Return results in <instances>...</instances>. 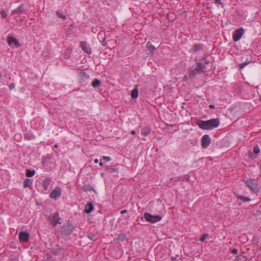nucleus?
Listing matches in <instances>:
<instances>
[{"mask_svg":"<svg viewBox=\"0 0 261 261\" xmlns=\"http://www.w3.org/2000/svg\"><path fill=\"white\" fill-rule=\"evenodd\" d=\"M219 124L220 120L218 118L211 119L206 121L201 120L197 122L199 127L204 130H212L218 127Z\"/></svg>","mask_w":261,"mask_h":261,"instance_id":"f257e3e1","label":"nucleus"},{"mask_svg":"<svg viewBox=\"0 0 261 261\" xmlns=\"http://www.w3.org/2000/svg\"><path fill=\"white\" fill-rule=\"evenodd\" d=\"M206 66L203 63L197 62L188 71L189 77L191 79L195 78L197 75H200L205 72Z\"/></svg>","mask_w":261,"mask_h":261,"instance_id":"f03ea898","label":"nucleus"},{"mask_svg":"<svg viewBox=\"0 0 261 261\" xmlns=\"http://www.w3.org/2000/svg\"><path fill=\"white\" fill-rule=\"evenodd\" d=\"M65 254V250L62 248H60L57 246L56 248H53L49 253L47 255V260L49 261L50 260H55L56 258L54 256H60L62 258Z\"/></svg>","mask_w":261,"mask_h":261,"instance_id":"7ed1b4c3","label":"nucleus"},{"mask_svg":"<svg viewBox=\"0 0 261 261\" xmlns=\"http://www.w3.org/2000/svg\"><path fill=\"white\" fill-rule=\"evenodd\" d=\"M74 228V226L70 223H67L66 225L62 226L60 230L62 238H64L70 235Z\"/></svg>","mask_w":261,"mask_h":261,"instance_id":"20e7f679","label":"nucleus"},{"mask_svg":"<svg viewBox=\"0 0 261 261\" xmlns=\"http://www.w3.org/2000/svg\"><path fill=\"white\" fill-rule=\"evenodd\" d=\"M246 186L248 187L254 193H257L259 191V186L255 179H249L244 181Z\"/></svg>","mask_w":261,"mask_h":261,"instance_id":"39448f33","label":"nucleus"},{"mask_svg":"<svg viewBox=\"0 0 261 261\" xmlns=\"http://www.w3.org/2000/svg\"><path fill=\"white\" fill-rule=\"evenodd\" d=\"M143 218L146 220V221L151 223H154L160 221L162 219V217L159 215H152L149 213H145L144 214L143 217L141 218L143 220Z\"/></svg>","mask_w":261,"mask_h":261,"instance_id":"423d86ee","label":"nucleus"},{"mask_svg":"<svg viewBox=\"0 0 261 261\" xmlns=\"http://www.w3.org/2000/svg\"><path fill=\"white\" fill-rule=\"evenodd\" d=\"M51 179L49 177H46L42 182V186L43 189L42 190V193L44 194H47L49 190V186L51 184Z\"/></svg>","mask_w":261,"mask_h":261,"instance_id":"0eeeda50","label":"nucleus"},{"mask_svg":"<svg viewBox=\"0 0 261 261\" xmlns=\"http://www.w3.org/2000/svg\"><path fill=\"white\" fill-rule=\"evenodd\" d=\"M28 11L24 4H21L18 8L13 10L11 12L12 15L16 14L25 15Z\"/></svg>","mask_w":261,"mask_h":261,"instance_id":"6e6552de","label":"nucleus"},{"mask_svg":"<svg viewBox=\"0 0 261 261\" xmlns=\"http://www.w3.org/2000/svg\"><path fill=\"white\" fill-rule=\"evenodd\" d=\"M245 30L244 29L241 28L235 30L232 35V39L234 42H237L241 38L244 34Z\"/></svg>","mask_w":261,"mask_h":261,"instance_id":"1a4fd4ad","label":"nucleus"},{"mask_svg":"<svg viewBox=\"0 0 261 261\" xmlns=\"http://www.w3.org/2000/svg\"><path fill=\"white\" fill-rule=\"evenodd\" d=\"M49 221L54 226H56L57 224H61L60 221L61 218L59 217L58 213H54L49 217Z\"/></svg>","mask_w":261,"mask_h":261,"instance_id":"9d476101","label":"nucleus"},{"mask_svg":"<svg viewBox=\"0 0 261 261\" xmlns=\"http://www.w3.org/2000/svg\"><path fill=\"white\" fill-rule=\"evenodd\" d=\"M211 142V139L208 135H203L201 140V145L202 148H206L210 145Z\"/></svg>","mask_w":261,"mask_h":261,"instance_id":"9b49d317","label":"nucleus"},{"mask_svg":"<svg viewBox=\"0 0 261 261\" xmlns=\"http://www.w3.org/2000/svg\"><path fill=\"white\" fill-rule=\"evenodd\" d=\"M61 189L59 187H57L50 193L49 196L51 198L57 200L61 196Z\"/></svg>","mask_w":261,"mask_h":261,"instance_id":"f8f14e48","label":"nucleus"},{"mask_svg":"<svg viewBox=\"0 0 261 261\" xmlns=\"http://www.w3.org/2000/svg\"><path fill=\"white\" fill-rule=\"evenodd\" d=\"M30 233L27 231H20L19 233L18 239L20 242H28L29 240Z\"/></svg>","mask_w":261,"mask_h":261,"instance_id":"ddd939ff","label":"nucleus"},{"mask_svg":"<svg viewBox=\"0 0 261 261\" xmlns=\"http://www.w3.org/2000/svg\"><path fill=\"white\" fill-rule=\"evenodd\" d=\"M7 42L10 46H11L12 44H14L16 48L19 47L21 46V44L19 41L13 36H9L8 37Z\"/></svg>","mask_w":261,"mask_h":261,"instance_id":"4468645a","label":"nucleus"},{"mask_svg":"<svg viewBox=\"0 0 261 261\" xmlns=\"http://www.w3.org/2000/svg\"><path fill=\"white\" fill-rule=\"evenodd\" d=\"M80 47L82 50L88 54L90 55L92 53L91 49L89 45L86 41H82L80 42Z\"/></svg>","mask_w":261,"mask_h":261,"instance_id":"2eb2a0df","label":"nucleus"},{"mask_svg":"<svg viewBox=\"0 0 261 261\" xmlns=\"http://www.w3.org/2000/svg\"><path fill=\"white\" fill-rule=\"evenodd\" d=\"M146 48L147 50V54L148 56H152L153 52L155 49V47L151 44L150 41H148L146 44Z\"/></svg>","mask_w":261,"mask_h":261,"instance_id":"dca6fc26","label":"nucleus"},{"mask_svg":"<svg viewBox=\"0 0 261 261\" xmlns=\"http://www.w3.org/2000/svg\"><path fill=\"white\" fill-rule=\"evenodd\" d=\"M94 210V206L91 202H88L85 206V208L83 211L84 213L90 214Z\"/></svg>","mask_w":261,"mask_h":261,"instance_id":"f3484780","label":"nucleus"},{"mask_svg":"<svg viewBox=\"0 0 261 261\" xmlns=\"http://www.w3.org/2000/svg\"><path fill=\"white\" fill-rule=\"evenodd\" d=\"M81 189L84 192L93 191L94 189L92 186L90 184H86V182H83L81 187Z\"/></svg>","mask_w":261,"mask_h":261,"instance_id":"a211bd4d","label":"nucleus"},{"mask_svg":"<svg viewBox=\"0 0 261 261\" xmlns=\"http://www.w3.org/2000/svg\"><path fill=\"white\" fill-rule=\"evenodd\" d=\"M203 49V45L201 44H195L191 48V51L196 53Z\"/></svg>","mask_w":261,"mask_h":261,"instance_id":"6ab92c4d","label":"nucleus"},{"mask_svg":"<svg viewBox=\"0 0 261 261\" xmlns=\"http://www.w3.org/2000/svg\"><path fill=\"white\" fill-rule=\"evenodd\" d=\"M151 132V128L149 126H146L141 129V133L144 136H147Z\"/></svg>","mask_w":261,"mask_h":261,"instance_id":"aec40b11","label":"nucleus"},{"mask_svg":"<svg viewBox=\"0 0 261 261\" xmlns=\"http://www.w3.org/2000/svg\"><path fill=\"white\" fill-rule=\"evenodd\" d=\"M106 170L110 173H113L114 172H117L119 169L117 167H112L110 166H107L105 167Z\"/></svg>","mask_w":261,"mask_h":261,"instance_id":"412c9836","label":"nucleus"},{"mask_svg":"<svg viewBox=\"0 0 261 261\" xmlns=\"http://www.w3.org/2000/svg\"><path fill=\"white\" fill-rule=\"evenodd\" d=\"M33 181L31 179L26 178L23 182L24 188H29L32 189V188Z\"/></svg>","mask_w":261,"mask_h":261,"instance_id":"4be33fe9","label":"nucleus"},{"mask_svg":"<svg viewBox=\"0 0 261 261\" xmlns=\"http://www.w3.org/2000/svg\"><path fill=\"white\" fill-rule=\"evenodd\" d=\"M56 14L59 18L63 20H65L67 18L66 14L64 12L60 11L59 10L56 11Z\"/></svg>","mask_w":261,"mask_h":261,"instance_id":"5701e85b","label":"nucleus"},{"mask_svg":"<svg viewBox=\"0 0 261 261\" xmlns=\"http://www.w3.org/2000/svg\"><path fill=\"white\" fill-rule=\"evenodd\" d=\"M101 81L97 79H94V80L92 82V86L94 88H97L100 86L101 85Z\"/></svg>","mask_w":261,"mask_h":261,"instance_id":"b1692460","label":"nucleus"},{"mask_svg":"<svg viewBox=\"0 0 261 261\" xmlns=\"http://www.w3.org/2000/svg\"><path fill=\"white\" fill-rule=\"evenodd\" d=\"M130 95L133 99H136L138 97V90L137 88V86H136V88L131 91Z\"/></svg>","mask_w":261,"mask_h":261,"instance_id":"393cba45","label":"nucleus"},{"mask_svg":"<svg viewBox=\"0 0 261 261\" xmlns=\"http://www.w3.org/2000/svg\"><path fill=\"white\" fill-rule=\"evenodd\" d=\"M79 76L81 80H87L89 78V75L85 71H81L79 73Z\"/></svg>","mask_w":261,"mask_h":261,"instance_id":"a878e982","label":"nucleus"},{"mask_svg":"<svg viewBox=\"0 0 261 261\" xmlns=\"http://www.w3.org/2000/svg\"><path fill=\"white\" fill-rule=\"evenodd\" d=\"M35 170H31V169H26V176L28 177H33L35 174Z\"/></svg>","mask_w":261,"mask_h":261,"instance_id":"bb28decb","label":"nucleus"},{"mask_svg":"<svg viewBox=\"0 0 261 261\" xmlns=\"http://www.w3.org/2000/svg\"><path fill=\"white\" fill-rule=\"evenodd\" d=\"M24 139L27 140H31L35 139V136L33 134L29 133H27L24 134Z\"/></svg>","mask_w":261,"mask_h":261,"instance_id":"cd10ccee","label":"nucleus"},{"mask_svg":"<svg viewBox=\"0 0 261 261\" xmlns=\"http://www.w3.org/2000/svg\"><path fill=\"white\" fill-rule=\"evenodd\" d=\"M250 63H251V62L248 60V59H246V60L244 62L240 63L238 65L239 68L240 70H241L243 68H244L246 65L249 64Z\"/></svg>","mask_w":261,"mask_h":261,"instance_id":"c85d7f7f","label":"nucleus"},{"mask_svg":"<svg viewBox=\"0 0 261 261\" xmlns=\"http://www.w3.org/2000/svg\"><path fill=\"white\" fill-rule=\"evenodd\" d=\"M190 175H185L184 176H180V177H177V178H178L177 179H176V180H179V181H189L190 180Z\"/></svg>","mask_w":261,"mask_h":261,"instance_id":"c756f323","label":"nucleus"},{"mask_svg":"<svg viewBox=\"0 0 261 261\" xmlns=\"http://www.w3.org/2000/svg\"><path fill=\"white\" fill-rule=\"evenodd\" d=\"M126 238V235L124 233H120L118 236L117 238L116 239L117 241H123Z\"/></svg>","mask_w":261,"mask_h":261,"instance_id":"7c9ffc66","label":"nucleus"},{"mask_svg":"<svg viewBox=\"0 0 261 261\" xmlns=\"http://www.w3.org/2000/svg\"><path fill=\"white\" fill-rule=\"evenodd\" d=\"M238 198L239 199L241 200L244 202H248V201H250L251 200V199L249 197H244V196H241V195L238 196Z\"/></svg>","mask_w":261,"mask_h":261,"instance_id":"2f4dec72","label":"nucleus"},{"mask_svg":"<svg viewBox=\"0 0 261 261\" xmlns=\"http://www.w3.org/2000/svg\"><path fill=\"white\" fill-rule=\"evenodd\" d=\"M87 237L91 240L95 241L96 240V235L94 233H89Z\"/></svg>","mask_w":261,"mask_h":261,"instance_id":"473e14b6","label":"nucleus"},{"mask_svg":"<svg viewBox=\"0 0 261 261\" xmlns=\"http://www.w3.org/2000/svg\"><path fill=\"white\" fill-rule=\"evenodd\" d=\"M71 54V50L70 49H67L66 50L65 52V58L66 59H68L70 57Z\"/></svg>","mask_w":261,"mask_h":261,"instance_id":"72a5a7b5","label":"nucleus"},{"mask_svg":"<svg viewBox=\"0 0 261 261\" xmlns=\"http://www.w3.org/2000/svg\"><path fill=\"white\" fill-rule=\"evenodd\" d=\"M208 233H204L200 238L199 240L201 242H203L205 241V240L208 237Z\"/></svg>","mask_w":261,"mask_h":261,"instance_id":"f704fd0d","label":"nucleus"},{"mask_svg":"<svg viewBox=\"0 0 261 261\" xmlns=\"http://www.w3.org/2000/svg\"><path fill=\"white\" fill-rule=\"evenodd\" d=\"M253 152L255 154H258L260 152V149L257 145L253 147Z\"/></svg>","mask_w":261,"mask_h":261,"instance_id":"c9c22d12","label":"nucleus"},{"mask_svg":"<svg viewBox=\"0 0 261 261\" xmlns=\"http://www.w3.org/2000/svg\"><path fill=\"white\" fill-rule=\"evenodd\" d=\"M1 16L3 18H6L7 16V14L5 10H2L0 12Z\"/></svg>","mask_w":261,"mask_h":261,"instance_id":"e433bc0d","label":"nucleus"},{"mask_svg":"<svg viewBox=\"0 0 261 261\" xmlns=\"http://www.w3.org/2000/svg\"><path fill=\"white\" fill-rule=\"evenodd\" d=\"M244 257H241L240 255H238L236 256V259L234 260V261H244L243 259V258Z\"/></svg>","mask_w":261,"mask_h":261,"instance_id":"4c0bfd02","label":"nucleus"},{"mask_svg":"<svg viewBox=\"0 0 261 261\" xmlns=\"http://www.w3.org/2000/svg\"><path fill=\"white\" fill-rule=\"evenodd\" d=\"M106 162L110 161L111 159L110 156H102V159H101Z\"/></svg>","mask_w":261,"mask_h":261,"instance_id":"58836bf2","label":"nucleus"},{"mask_svg":"<svg viewBox=\"0 0 261 261\" xmlns=\"http://www.w3.org/2000/svg\"><path fill=\"white\" fill-rule=\"evenodd\" d=\"M238 249L236 248H232L231 250V252L232 254H237L238 253Z\"/></svg>","mask_w":261,"mask_h":261,"instance_id":"ea45409f","label":"nucleus"},{"mask_svg":"<svg viewBox=\"0 0 261 261\" xmlns=\"http://www.w3.org/2000/svg\"><path fill=\"white\" fill-rule=\"evenodd\" d=\"M202 60L204 61V65L205 66V65H207L210 63V61H208L207 59L203 58Z\"/></svg>","mask_w":261,"mask_h":261,"instance_id":"a19ab883","label":"nucleus"},{"mask_svg":"<svg viewBox=\"0 0 261 261\" xmlns=\"http://www.w3.org/2000/svg\"><path fill=\"white\" fill-rule=\"evenodd\" d=\"M15 84L12 83L10 85H9V88L10 90H12L13 89H14L15 88Z\"/></svg>","mask_w":261,"mask_h":261,"instance_id":"79ce46f5","label":"nucleus"},{"mask_svg":"<svg viewBox=\"0 0 261 261\" xmlns=\"http://www.w3.org/2000/svg\"><path fill=\"white\" fill-rule=\"evenodd\" d=\"M73 25L72 24H71V25H70L69 28L67 29V31L70 32L73 30Z\"/></svg>","mask_w":261,"mask_h":261,"instance_id":"37998d69","label":"nucleus"},{"mask_svg":"<svg viewBox=\"0 0 261 261\" xmlns=\"http://www.w3.org/2000/svg\"><path fill=\"white\" fill-rule=\"evenodd\" d=\"M80 88H77V89H75V90H74L72 91L71 92H72V93H73V94L75 95H76V92H77V91H80Z\"/></svg>","mask_w":261,"mask_h":261,"instance_id":"c03bdc74","label":"nucleus"},{"mask_svg":"<svg viewBox=\"0 0 261 261\" xmlns=\"http://www.w3.org/2000/svg\"><path fill=\"white\" fill-rule=\"evenodd\" d=\"M127 212H128L127 210H124L121 211L120 213L122 215H123L124 214H126Z\"/></svg>","mask_w":261,"mask_h":261,"instance_id":"a18cd8bd","label":"nucleus"},{"mask_svg":"<svg viewBox=\"0 0 261 261\" xmlns=\"http://www.w3.org/2000/svg\"><path fill=\"white\" fill-rule=\"evenodd\" d=\"M105 38H102V41H101V42L102 43V45L103 46L106 45V43L105 42Z\"/></svg>","mask_w":261,"mask_h":261,"instance_id":"49530a36","label":"nucleus"},{"mask_svg":"<svg viewBox=\"0 0 261 261\" xmlns=\"http://www.w3.org/2000/svg\"><path fill=\"white\" fill-rule=\"evenodd\" d=\"M215 3L216 4H219L220 5H221L222 3L221 2V0H215Z\"/></svg>","mask_w":261,"mask_h":261,"instance_id":"de8ad7c7","label":"nucleus"},{"mask_svg":"<svg viewBox=\"0 0 261 261\" xmlns=\"http://www.w3.org/2000/svg\"><path fill=\"white\" fill-rule=\"evenodd\" d=\"M188 80V76L187 75H185L184 77H183V81H187Z\"/></svg>","mask_w":261,"mask_h":261,"instance_id":"09e8293b","label":"nucleus"},{"mask_svg":"<svg viewBox=\"0 0 261 261\" xmlns=\"http://www.w3.org/2000/svg\"><path fill=\"white\" fill-rule=\"evenodd\" d=\"M178 256V255H176V256H175V257H171V259H172V260H173V261L175 260L176 259V258H177Z\"/></svg>","mask_w":261,"mask_h":261,"instance_id":"8fccbe9b","label":"nucleus"},{"mask_svg":"<svg viewBox=\"0 0 261 261\" xmlns=\"http://www.w3.org/2000/svg\"><path fill=\"white\" fill-rule=\"evenodd\" d=\"M209 108L210 109H214L215 106L214 105H209Z\"/></svg>","mask_w":261,"mask_h":261,"instance_id":"3c124183","label":"nucleus"},{"mask_svg":"<svg viewBox=\"0 0 261 261\" xmlns=\"http://www.w3.org/2000/svg\"><path fill=\"white\" fill-rule=\"evenodd\" d=\"M99 165L101 167H103V162H102V160L101 159L100 160V162L99 163Z\"/></svg>","mask_w":261,"mask_h":261,"instance_id":"603ef678","label":"nucleus"},{"mask_svg":"<svg viewBox=\"0 0 261 261\" xmlns=\"http://www.w3.org/2000/svg\"><path fill=\"white\" fill-rule=\"evenodd\" d=\"M130 134L132 135H134L136 134V132L135 130H133L130 132Z\"/></svg>","mask_w":261,"mask_h":261,"instance_id":"864d4df0","label":"nucleus"},{"mask_svg":"<svg viewBox=\"0 0 261 261\" xmlns=\"http://www.w3.org/2000/svg\"><path fill=\"white\" fill-rule=\"evenodd\" d=\"M58 147V145L57 144H55L54 146V148H57Z\"/></svg>","mask_w":261,"mask_h":261,"instance_id":"5fc2aeb1","label":"nucleus"},{"mask_svg":"<svg viewBox=\"0 0 261 261\" xmlns=\"http://www.w3.org/2000/svg\"><path fill=\"white\" fill-rule=\"evenodd\" d=\"M94 162L95 163H97L98 162V160L97 159H96L94 160Z\"/></svg>","mask_w":261,"mask_h":261,"instance_id":"6e6d98bb","label":"nucleus"},{"mask_svg":"<svg viewBox=\"0 0 261 261\" xmlns=\"http://www.w3.org/2000/svg\"><path fill=\"white\" fill-rule=\"evenodd\" d=\"M2 76V74L1 73H0V79L1 78Z\"/></svg>","mask_w":261,"mask_h":261,"instance_id":"4d7b16f0","label":"nucleus"},{"mask_svg":"<svg viewBox=\"0 0 261 261\" xmlns=\"http://www.w3.org/2000/svg\"><path fill=\"white\" fill-rule=\"evenodd\" d=\"M259 100L261 101V96L259 97Z\"/></svg>","mask_w":261,"mask_h":261,"instance_id":"13d9d810","label":"nucleus"}]
</instances>
